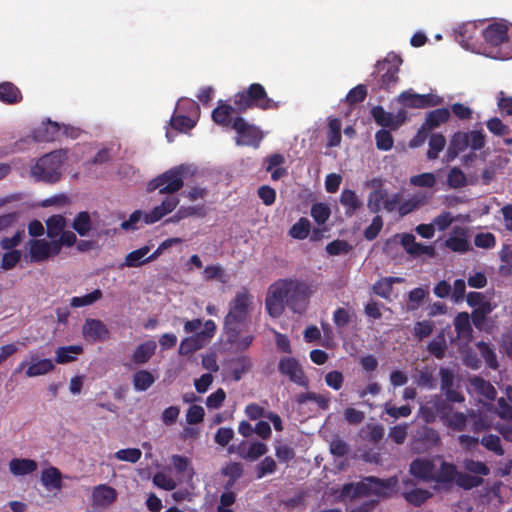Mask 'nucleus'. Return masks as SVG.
<instances>
[{
    "mask_svg": "<svg viewBox=\"0 0 512 512\" xmlns=\"http://www.w3.org/2000/svg\"><path fill=\"white\" fill-rule=\"evenodd\" d=\"M371 114L375 122L383 127L397 129L406 121V112L400 110L397 114L387 112L381 106H376L372 109Z\"/></svg>",
    "mask_w": 512,
    "mask_h": 512,
    "instance_id": "16",
    "label": "nucleus"
},
{
    "mask_svg": "<svg viewBox=\"0 0 512 512\" xmlns=\"http://www.w3.org/2000/svg\"><path fill=\"white\" fill-rule=\"evenodd\" d=\"M61 135V126L57 122H52L48 120L43 128H39L37 130V134L34 135V138L43 140V141H52Z\"/></svg>",
    "mask_w": 512,
    "mask_h": 512,
    "instance_id": "38",
    "label": "nucleus"
},
{
    "mask_svg": "<svg viewBox=\"0 0 512 512\" xmlns=\"http://www.w3.org/2000/svg\"><path fill=\"white\" fill-rule=\"evenodd\" d=\"M156 348L157 344L154 340H149L140 344L133 352V362L136 364L146 363L152 357V355H154Z\"/></svg>",
    "mask_w": 512,
    "mask_h": 512,
    "instance_id": "32",
    "label": "nucleus"
},
{
    "mask_svg": "<svg viewBox=\"0 0 512 512\" xmlns=\"http://www.w3.org/2000/svg\"><path fill=\"white\" fill-rule=\"evenodd\" d=\"M21 259L19 250L6 251L1 257L0 268L2 270H10L16 266Z\"/></svg>",
    "mask_w": 512,
    "mask_h": 512,
    "instance_id": "59",
    "label": "nucleus"
},
{
    "mask_svg": "<svg viewBox=\"0 0 512 512\" xmlns=\"http://www.w3.org/2000/svg\"><path fill=\"white\" fill-rule=\"evenodd\" d=\"M328 145L338 146L341 142V121L337 118H330L328 122Z\"/></svg>",
    "mask_w": 512,
    "mask_h": 512,
    "instance_id": "48",
    "label": "nucleus"
},
{
    "mask_svg": "<svg viewBox=\"0 0 512 512\" xmlns=\"http://www.w3.org/2000/svg\"><path fill=\"white\" fill-rule=\"evenodd\" d=\"M150 248L148 246L141 247L128 253L125 257L123 266L125 267H140L141 265L149 262L148 253Z\"/></svg>",
    "mask_w": 512,
    "mask_h": 512,
    "instance_id": "35",
    "label": "nucleus"
},
{
    "mask_svg": "<svg viewBox=\"0 0 512 512\" xmlns=\"http://www.w3.org/2000/svg\"><path fill=\"white\" fill-rule=\"evenodd\" d=\"M409 472L422 481L452 482L455 465L444 462L440 458H418L410 464Z\"/></svg>",
    "mask_w": 512,
    "mask_h": 512,
    "instance_id": "2",
    "label": "nucleus"
},
{
    "mask_svg": "<svg viewBox=\"0 0 512 512\" xmlns=\"http://www.w3.org/2000/svg\"><path fill=\"white\" fill-rule=\"evenodd\" d=\"M298 403H305L307 401L315 402L320 408L327 409L329 405V398L324 394H317L314 392H307L298 395Z\"/></svg>",
    "mask_w": 512,
    "mask_h": 512,
    "instance_id": "56",
    "label": "nucleus"
},
{
    "mask_svg": "<svg viewBox=\"0 0 512 512\" xmlns=\"http://www.w3.org/2000/svg\"><path fill=\"white\" fill-rule=\"evenodd\" d=\"M429 197L425 193L414 194L410 199L400 203L398 212L401 216L407 215L419 207L425 205Z\"/></svg>",
    "mask_w": 512,
    "mask_h": 512,
    "instance_id": "33",
    "label": "nucleus"
},
{
    "mask_svg": "<svg viewBox=\"0 0 512 512\" xmlns=\"http://www.w3.org/2000/svg\"><path fill=\"white\" fill-rule=\"evenodd\" d=\"M445 246L458 253H465L470 250V243L467 239V229L454 227L452 233L445 241Z\"/></svg>",
    "mask_w": 512,
    "mask_h": 512,
    "instance_id": "23",
    "label": "nucleus"
},
{
    "mask_svg": "<svg viewBox=\"0 0 512 512\" xmlns=\"http://www.w3.org/2000/svg\"><path fill=\"white\" fill-rule=\"evenodd\" d=\"M402 245L407 253L415 256L426 254L428 256L434 255V248L432 246L423 245L415 241V237L411 234H406L402 237Z\"/></svg>",
    "mask_w": 512,
    "mask_h": 512,
    "instance_id": "29",
    "label": "nucleus"
},
{
    "mask_svg": "<svg viewBox=\"0 0 512 512\" xmlns=\"http://www.w3.org/2000/svg\"><path fill=\"white\" fill-rule=\"evenodd\" d=\"M341 204L346 207V214L352 215L358 208L362 206L361 200L352 190H343L340 197Z\"/></svg>",
    "mask_w": 512,
    "mask_h": 512,
    "instance_id": "41",
    "label": "nucleus"
},
{
    "mask_svg": "<svg viewBox=\"0 0 512 512\" xmlns=\"http://www.w3.org/2000/svg\"><path fill=\"white\" fill-rule=\"evenodd\" d=\"M83 352L81 345L63 346L57 348L55 352L56 362L65 364L74 361Z\"/></svg>",
    "mask_w": 512,
    "mask_h": 512,
    "instance_id": "34",
    "label": "nucleus"
},
{
    "mask_svg": "<svg viewBox=\"0 0 512 512\" xmlns=\"http://www.w3.org/2000/svg\"><path fill=\"white\" fill-rule=\"evenodd\" d=\"M60 252V244L56 240H34V261H42Z\"/></svg>",
    "mask_w": 512,
    "mask_h": 512,
    "instance_id": "25",
    "label": "nucleus"
},
{
    "mask_svg": "<svg viewBox=\"0 0 512 512\" xmlns=\"http://www.w3.org/2000/svg\"><path fill=\"white\" fill-rule=\"evenodd\" d=\"M467 148H469V143L466 133H455L448 148L449 160H453L460 152H463Z\"/></svg>",
    "mask_w": 512,
    "mask_h": 512,
    "instance_id": "39",
    "label": "nucleus"
},
{
    "mask_svg": "<svg viewBox=\"0 0 512 512\" xmlns=\"http://www.w3.org/2000/svg\"><path fill=\"white\" fill-rule=\"evenodd\" d=\"M397 483L398 479L396 477H390L386 480L367 477L358 483L344 485L340 496L343 499H354L368 495L388 497L393 492Z\"/></svg>",
    "mask_w": 512,
    "mask_h": 512,
    "instance_id": "3",
    "label": "nucleus"
},
{
    "mask_svg": "<svg viewBox=\"0 0 512 512\" xmlns=\"http://www.w3.org/2000/svg\"><path fill=\"white\" fill-rule=\"evenodd\" d=\"M46 226L48 237L51 240H56L64 231V228L66 227V220L61 215H54L46 221Z\"/></svg>",
    "mask_w": 512,
    "mask_h": 512,
    "instance_id": "42",
    "label": "nucleus"
},
{
    "mask_svg": "<svg viewBox=\"0 0 512 512\" xmlns=\"http://www.w3.org/2000/svg\"><path fill=\"white\" fill-rule=\"evenodd\" d=\"M288 298L287 305L294 312H302L306 306V300L309 297L308 287L297 281L288 280Z\"/></svg>",
    "mask_w": 512,
    "mask_h": 512,
    "instance_id": "13",
    "label": "nucleus"
},
{
    "mask_svg": "<svg viewBox=\"0 0 512 512\" xmlns=\"http://www.w3.org/2000/svg\"><path fill=\"white\" fill-rule=\"evenodd\" d=\"M404 491L402 493L405 500L415 506H419L427 501L431 496V492L426 489L415 488L413 486V480H403Z\"/></svg>",
    "mask_w": 512,
    "mask_h": 512,
    "instance_id": "24",
    "label": "nucleus"
},
{
    "mask_svg": "<svg viewBox=\"0 0 512 512\" xmlns=\"http://www.w3.org/2000/svg\"><path fill=\"white\" fill-rule=\"evenodd\" d=\"M117 491L106 484H100L92 490V507L96 510L108 509L116 500Z\"/></svg>",
    "mask_w": 512,
    "mask_h": 512,
    "instance_id": "15",
    "label": "nucleus"
},
{
    "mask_svg": "<svg viewBox=\"0 0 512 512\" xmlns=\"http://www.w3.org/2000/svg\"><path fill=\"white\" fill-rule=\"evenodd\" d=\"M142 452L138 448L121 449L114 454V457L119 461L136 463L140 460Z\"/></svg>",
    "mask_w": 512,
    "mask_h": 512,
    "instance_id": "58",
    "label": "nucleus"
},
{
    "mask_svg": "<svg viewBox=\"0 0 512 512\" xmlns=\"http://www.w3.org/2000/svg\"><path fill=\"white\" fill-rule=\"evenodd\" d=\"M469 390L488 400H492L496 396L495 388L488 381L476 376L469 380Z\"/></svg>",
    "mask_w": 512,
    "mask_h": 512,
    "instance_id": "31",
    "label": "nucleus"
},
{
    "mask_svg": "<svg viewBox=\"0 0 512 512\" xmlns=\"http://www.w3.org/2000/svg\"><path fill=\"white\" fill-rule=\"evenodd\" d=\"M102 291L99 289L94 290L93 292L86 294L84 296L73 297L70 300V306L73 308H80L84 306H89L95 303L96 301L102 298Z\"/></svg>",
    "mask_w": 512,
    "mask_h": 512,
    "instance_id": "47",
    "label": "nucleus"
},
{
    "mask_svg": "<svg viewBox=\"0 0 512 512\" xmlns=\"http://www.w3.org/2000/svg\"><path fill=\"white\" fill-rule=\"evenodd\" d=\"M506 396L510 404H507L504 398L498 400V414L500 417L512 420V387L506 390Z\"/></svg>",
    "mask_w": 512,
    "mask_h": 512,
    "instance_id": "62",
    "label": "nucleus"
},
{
    "mask_svg": "<svg viewBox=\"0 0 512 512\" xmlns=\"http://www.w3.org/2000/svg\"><path fill=\"white\" fill-rule=\"evenodd\" d=\"M462 467L466 472H459L455 467V475H453L452 481L466 490L480 486L483 483V476L490 473V469L484 462L472 459H464Z\"/></svg>",
    "mask_w": 512,
    "mask_h": 512,
    "instance_id": "5",
    "label": "nucleus"
},
{
    "mask_svg": "<svg viewBox=\"0 0 512 512\" xmlns=\"http://www.w3.org/2000/svg\"><path fill=\"white\" fill-rule=\"evenodd\" d=\"M153 483L158 488L172 491L177 487V482L168 474L164 472H158L153 476Z\"/></svg>",
    "mask_w": 512,
    "mask_h": 512,
    "instance_id": "57",
    "label": "nucleus"
},
{
    "mask_svg": "<svg viewBox=\"0 0 512 512\" xmlns=\"http://www.w3.org/2000/svg\"><path fill=\"white\" fill-rule=\"evenodd\" d=\"M457 41L459 42V44L467 49V50H471L473 52H476V53H485L486 52V49L484 47H482L481 45H477L476 42L474 41V37L472 34H457Z\"/></svg>",
    "mask_w": 512,
    "mask_h": 512,
    "instance_id": "61",
    "label": "nucleus"
},
{
    "mask_svg": "<svg viewBox=\"0 0 512 512\" xmlns=\"http://www.w3.org/2000/svg\"><path fill=\"white\" fill-rule=\"evenodd\" d=\"M477 348L481 356L484 358L486 364L491 369H498L499 364L494 350L485 342H478Z\"/></svg>",
    "mask_w": 512,
    "mask_h": 512,
    "instance_id": "53",
    "label": "nucleus"
},
{
    "mask_svg": "<svg viewBox=\"0 0 512 512\" xmlns=\"http://www.w3.org/2000/svg\"><path fill=\"white\" fill-rule=\"evenodd\" d=\"M436 410L444 423L453 430L462 431L465 429L467 418L461 412H452L450 408L441 403L436 406Z\"/></svg>",
    "mask_w": 512,
    "mask_h": 512,
    "instance_id": "21",
    "label": "nucleus"
},
{
    "mask_svg": "<svg viewBox=\"0 0 512 512\" xmlns=\"http://www.w3.org/2000/svg\"><path fill=\"white\" fill-rule=\"evenodd\" d=\"M249 97L253 106L262 109L274 108L276 105L267 97L264 87L258 83L252 84L248 89Z\"/></svg>",
    "mask_w": 512,
    "mask_h": 512,
    "instance_id": "27",
    "label": "nucleus"
},
{
    "mask_svg": "<svg viewBox=\"0 0 512 512\" xmlns=\"http://www.w3.org/2000/svg\"><path fill=\"white\" fill-rule=\"evenodd\" d=\"M376 146L379 150L388 151L393 147V137L389 131L379 130L375 135Z\"/></svg>",
    "mask_w": 512,
    "mask_h": 512,
    "instance_id": "63",
    "label": "nucleus"
},
{
    "mask_svg": "<svg viewBox=\"0 0 512 512\" xmlns=\"http://www.w3.org/2000/svg\"><path fill=\"white\" fill-rule=\"evenodd\" d=\"M470 217L469 215H458L453 216L448 211H443L438 216H436L432 224L434 225L435 229L438 231H444L447 229L454 221H469Z\"/></svg>",
    "mask_w": 512,
    "mask_h": 512,
    "instance_id": "36",
    "label": "nucleus"
},
{
    "mask_svg": "<svg viewBox=\"0 0 512 512\" xmlns=\"http://www.w3.org/2000/svg\"><path fill=\"white\" fill-rule=\"evenodd\" d=\"M288 292L287 279L279 280L268 288L265 307L271 317L278 318L283 314L285 305H287Z\"/></svg>",
    "mask_w": 512,
    "mask_h": 512,
    "instance_id": "9",
    "label": "nucleus"
},
{
    "mask_svg": "<svg viewBox=\"0 0 512 512\" xmlns=\"http://www.w3.org/2000/svg\"><path fill=\"white\" fill-rule=\"evenodd\" d=\"M237 495L232 490H225L221 493L217 505V512H234L233 506L236 502Z\"/></svg>",
    "mask_w": 512,
    "mask_h": 512,
    "instance_id": "50",
    "label": "nucleus"
},
{
    "mask_svg": "<svg viewBox=\"0 0 512 512\" xmlns=\"http://www.w3.org/2000/svg\"><path fill=\"white\" fill-rule=\"evenodd\" d=\"M446 144V139L441 134H434L431 136L429 140V150L427 152V157L429 159H436L440 151L443 150Z\"/></svg>",
    "mask_w": 512,
    "mask_h": 512,
    "instance_id": "55",
    "label": "nucleus"
},
{
    "mask_svg": "<svg viewBox=\"0 0 512 512\" xmlns=\"http://www.w3.org/2000/svg\"><path fill=\"white\" fill-rule=\"evenodd\" d=\"M279 371L289 377V379L300 385V386H307L308 380L306 376L304 375V372L298 363V361L294 358L286 357L282 358L279 361Z\"/></svg>",
    "mask_w": 512,
    "mask_h": 512,
    "instance_id": "17",
    "label": "nucleus"
},
{
    "mask_svg": "<svg viewBox=\"0 0 512 512\" xmlns=\"http://www.w3.org/2000/svg\"><path fill=\"white\" fill-rule=\"evenodd\" d=\"M234 109L232 106L227 104H220L217 108H215L212 112V118L215 123L221 126H229L232 125L233 121L231 115Z\"/></svg>",
    "mask_w": 512,
    "mask_h": 512,
    "instance_id": "40",
    "label": "nucleus"
},
{
    "mask_svg": "<svg viewBox=\"0 0 512 512\" xmlns=\"http://www.w3.org/2000/svg\"><path fill=\"white\" fill-rule=\"evenodd\" d=\"M225 334L230 349L235 352L246 350L253 342L254 335L249 325H225Z\"/></svg>",
    "mask_w": 512,
    "mask_h": 512,
    "instance_id": "12",
    "label": "nucleus"
},
{
    "mask_svg": "<svg viewBox=\"0 0 512 512\" xmlns=\"http://www.w3.org/2000/svg\"><path fill=\"white\" fill-rule=\"evenodd\" d=\"M243 473V466L237 462H231L222 469V474L229 477L228 486H232Z\"/></svg>",
    "mask_w": 512,
    "mask_h": 512,
    "instance_id": "60",
    "label": "nucleus"
},
{
    "mask_svg": "<svg viewBox=\"0 0 512 512\" xmlns=\"http://www.w3.org/2000/svg\"><path fill=\"white\" fill-rule=\"evenodd\" d=\"M402 60L395 53H389L382 61L375 66V72L380 78L381 87L390 90L398 81V72Z\"/></svg>",
    "mask_w": 512,
    "mask_h": 512,
    "instance_id": "10",
    "label": "nucleus"
},
{
    "mask_svg": "<svg viewBox=\"0 0 512 512\" xmlns=\"http://www.w3.org/2000/svg\"><path fill=\"white\" fill-rule=\"evenodd\" d=\"M449 117L450 112L448 109H436L428 114L426 122L424 123L422 129L432 130L441 125L442 123H445L449 119Z\"/></svg>",
    "mask_w": 512,
    "mask_h": 512,
    "instance_id": "37",
    "label": "nucleus"
},
{
    "mask_svg": "<svg viewBox=\"0 0 512 512\" xmlns=\"http://www.w3.org/2000/svg\"><path fill=\"white\" fill-rule=\"evenodd\" d=\"M311 215L318 224H323L330 216V209L323 203H317L312 206Z\"/></svg>",
    "mask_w": 512,
    "mask_h": 512,
    "instance_id": "64",
    "label": "nucleus"
},
{
    "mask_svg": "<svg viewBox=\"0 0 512 512\" xmlns=\"http://www.w3.org/2000/svg\"><path fill=\"white\" fill-rule=\"evenodd\" d=\"M398 102L411 108H424L431 105L428 95L416 94L412 90L405 91L398 96Z\"/></svg>",
    "mask_w": 512,
    "mask_h": 512,
    "instance_id": "28",
    "label": "nucleus"
},
{
    "mask_svg": "<svg viewBox=\"0 0 512 512\" xmlns=\"http://www.w3.org/2000/svg\"><path fill=\"white\" fill-rule=\"evenodd\" d=\"M170 464L176 475L179 477V481H186L190 483L196 475L190 458L174 454L170 458Z\"/></svg>",
    "mask_w": 512,
    "mask_h": 512,
    "instance_id": "19",
    "label": "nucleus"
},
{
    "mask_svg": "<svg viewBox=\"0 0 512 512\" xmlns=\"http://www.w3.org/2000/svg\"><path fill=\"white\" fill-rule=\"evenodd\" d=\"M188 171V167L181 165L172 168L161 175L154 178L148 184V191L159 190L161 194H172L180 190L184 184V174Z\"/></svg>",
    "mask_w": 512,
    "mask_h": 512,
    "instance_id": "6",
    "label": "nucleus"
},
{
    "mask_svg": "<svg viewBox=\"0 0 512 512\" xmlns=\"http://www.w3.org/2000/svg\"><path fill=\"white\" fill-rule=\"evenodd\" d=\"M288 292L287 279L279 280L268 288L265 307L271 317L278 318L283 314L285 305H287Z\"/></svg>",
    "mask_w": 512,
    "mask_h": 512,
    "instance_id": "8",
    "label": "nucleus"
},
{
    "mask_svg": "<svg viewBox=\"0 0 512 512\" xmlns=\"http://www.w3.org/2000/svg\"><path fill=\"white\" fill-rule=\"evenodd\" d=\"M179 204V199L176 196L166 197L160 205L154 207L145 216V224H153L161 220L166 215L173 212Z\"/></svg>",
    "mask_w": 512,
    "mask_h": 512,
    "instance_id": "22",
    "label": "nucleus"
},
{
    "mask_svg": "<svg viewBox=\"0 0 512 512\" xmlns=\"http://www.w3.org/2000/svg\"><path fill=\"white\" fill-rule=\"evenodd\" d=\"M447 184L452 189L462 188L467 185L466 175L460 168L453 167L447 174Z\"/></svg>",
    "mask_w": 512,
    "mask_h": 512,
    "instance_id": "49",
    "label": "nucleus"
},
{
    "mask_svg": "<svg viewBox=\"0 0 512 512\" xmlns=\"http://www.w3.org/2000/svg\"><path fill=\"white\" fill-rule=\"evenodd\" d=\"M310 233V222L306 218H300L289 230V235L294 239H305Z\"/></svg>",
    "mask_w": 512,
    "mask_h": 512,
    "instance_id": "52",
    "label": "nucleus"
},
{
    "mask_svg": "<svg viewBox=\"0 0 512 512\" xmlns=\"http://www.w3.org/2000/svg\"><path fill=\"white\" fill-rule=\"evenodd\" d=\"M22 100V94L19 88L12 82L5 81L0 83V101L4 104L13 105Z\"/></svg>",
    "mask_w": 512,
    "mask_h": 512,
    "instance_id": "30",
    "label": "nucleus"
},
{
    "mask_svg": "<svg viewBox=\"0 0 512 512\" xmlns=\"http://www.w3.org/2000/svg\"><path fill=\"white\" fill-rule=\"evenodd\" d=\"M9 468L14 475H25L32 472V459H12Z\"/></svg>",
    "mask_w": 512,
    "mask_h": 512,
    "instance_id": "54",
    "label": "nucleus"
},
{
    "mask_svg": "<svg viewBox=\"0 0 512 512\" xmlns=\"http://www.w3.org/2000/svg\"><path fill=\"white\" fill-rule=\"evenodd\" d=\"M82 336L89 342H103L110 338V331L101 320L89 318L82 326Z\"/></svg>",
    "mask_w": 512,
    "mask_h": 512,
    "instance_id": "14",
    "label": "nucleus"
},
{
    "mask_svg": "<svg viewBox=\"0 0 512 512\" xmlns=\"http://www.w3.org/2000/svg\"><path fill=\"white\" fill-rule=\"evenodd\" d=\"M455 330L458 337L469 338L471 336L472 328L470 325V318L468 313H459L454 320Z\"/></svg>",
    "mask_w": 512,
    "mask_h": 512,
    "instance_id": "45",
    "label": "nucleus"
},
{
    "mask_svg": "<svg viewBox=\"0 0 512 512\" xmlns=\"http://www.w3.org/2000/svg\"><path fill=\"white\" fill-rule=\"evenodd\" d=\"M206 343L196 333L190 337L183 339L179 346L181 355H188L202 348Z\"/></svg>",
    "mask_w": 512,
    "mask_h": 512,
    "instance_id": "44",
    "label": "nucleus"
},
{
    "mask_svg": "<svg viewBox=\"0 0 512 512\" xmlns=\"http://www.w3.org/2000/svg\"><path fill=\"white\" fill-rule=\"evenodd\" d=\"M409 183L410 185L419 188H433L437 183V178L434 173L425 172L411 176Z\"/></svg>",
    "mask_w": 512,
    "mask_h": 512,
    "instance_id": "46",
    "label": "nucleus"
},
{
    "mask_svg": "<svg viewBox=\"0 0 512 512\" xmlns=\"http://www.w3.org/2000/svg\"><path fill=\"white\" fill-rule=\"evenodd\" d=\"M246 446V442H242L237 447L231 446L229 447L230 453H238L242 458L255 460L262 455L266 454L268 448L265 444L261 442H253L250 444L247 452L244 451V447Z\"/></svg>",
    "mask_w": 512,
    "mask_h": 512,
    "instance_id": "26",
    "label": "nucleus"
},
{
    "mask_svg": "<svg viewBox=\"0 0 512 512\" xmlns=\"http://www.w3.org/2000/svg\"><path fill=\"white\" fill-rule=\"evenodd\" d=\"M260 302L247 289H241L229 302L225 325H250L255 313H259Z\"/></svg>",
    "mask_w": 512,
    "mask_h": 512,
    "instance_id": "1",
    "label": "nucleus"
},
{
    "mask_svg": "<svg viewBox=\"0 0 512 512\" xmlns=\"http://www.w3.org/2000/svg\"><path fill=\"white\" fill-rule=\"evenodd\" d=\"M40 485L46 490L47 496L55 497L62 488L60 471L55 467L44 469L40 475Z\"/></svg>",
    "mask_w": 512,
    "mask_h": 512,
    "instance_id": "20",
    "label": "nucleus"
},
{
    "mask_svg": "<svg viewBox=\"0 0 512 512\" xmlns=\"http://www.w3.org/2000/svg\"><path fill=\"white\" fill-rule=\"evenodd\" d=\"M495 308L491 302H481L479 306L472 313V320L477 328H480L485 320V317L490 314Z\"/></svg>",
    "mask_w": 512,
    "mask_h": 512,
    "instance_id": "51",
    "label": "nucleus"
},
{
    "mask_svg": "<svg viewBox=\"0 0 512 512\" xmlns=\"http://www.w3.org/2000/svg\"><path fill=\"white\" fill-rule=\"evenodd\" d=\"M155 382V377L147 370L137 371L133 375V386L136 391H146Z\"/></svg>",
    "mask_w": 512,
    "mask_h": 512,
    "instance_id": "43",
    "label": "nucleus"
},
{
    "mask_svg": "<svg viewBox=\"0 0 512 512\" xmlns=\"http://www.w3.org/2000/svg\"><path fill=\"white\" fill-rule=\"evenodd\" d=\"M232 128L237 133L236 144L238 146L258 147L263 139V133L259 128L250 125L241 117H237L233 120Z\"/></svg>",
    "mask_w": 512,
    "mask_h": 512,
    "instance_id": "11",
    "label": "nucleus"
},
{
    "mask_svg": "<svg viewBox=\"0 0 512 512\" xmlns=\"http://www.w3.org/2000/svg\"><path fill=\"white\" fill-rule=\"evenodd\" d=\"M66 161L67 151L64 149L45 154L34 165V180L47 183L59 181Z\"/></svg>",
    "mask_w": 512,
    "mask_h": 512,
    "instance_id": "4",
    "label": "nucleus"
},
{
    "mask_svg": "<svg viewBox=\"0 0 512 512\" xmlns=\"http://www.w3.org/2000/svg\"><path fill=\"white\" fill-rule=\"evenodd\" d=\"M288 292L287 279L279 280L268 288L265 307L271 317L278 318L283 314L285 305H287Z\"/></svg>",
    "mask_w": 512,
    "mask_h": 512,
    "instance_id": "7",
    "label": "nucleus"
},
{
    "mask_svg": "<svg viewBox=\"0 0 512 512\" xmlns=\"http://www.w3.org/2000/svg\"><path fill=\"white\" fill-rule=\"evenodd\" d=\"M100 217L97 212L82 211L76 215L73 220L72 227L82 237L89 235V233L98 228Z\"/></svg>",
    "mask_w": 512,
    "mask_h": 512,
    "instance_id": "18",
    "label": "nucleus"
}]
</instances>
